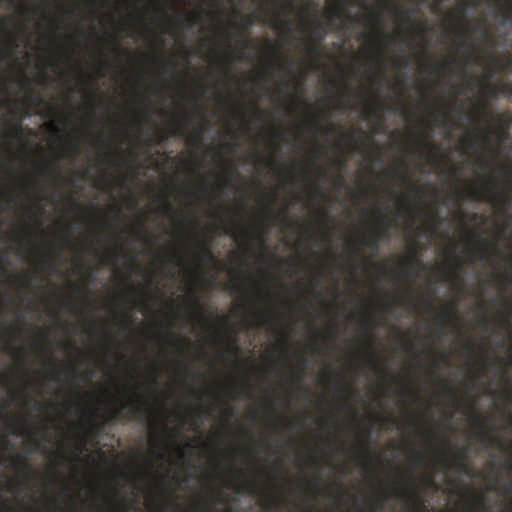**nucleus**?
<instances>
[{"instance_id":"nucleus-1","label":"nucleus","mask_w":512,"mask_h":512,"mask_svg":"<svg viewBox=\"0 0 512 512\" xmlns=\"http://www.w3.org/2000/svg\"><path fill=\"white\" fill-rule=\"evenodd\" d=\"M390 228V224L388 222H380L375 229V233L371 238H362L359 239V243L361 246L371 249L374 252H378L379 250V242L382 239L389 240L390 237L387 236V232Z\"/></svg>"},{"instance_id":"nucleus-2","label":"nucleus","mask_w":512,"mask_h":512,"mask_svg":"<svg viewBox=\"0 0 512 512\" xmlns=\"http://www.w3.org/2000/svg\"><path fill=\"white\" fill-rule=\"evenodd\" d=\"M316 43L307 46V52L310 57L318 61L322 57L321 41L325 38V25L321 20H316L315 31L313 32Z\"/></svg>"},{"instance_id":"nucleus-3","label":"nucleus","mask_w":512,"mask_h":512,"mask_svg":"<svg viewBox=\"0 0 512 512\" xmlns=\"http://www.w3.org/2000/svg\"><path fill=\"white\" fill-rule=\"evenodd\" d=\"M128 408V412L131 417H137V415L145 414L148 412V406L142 398H128V404L122 407L116 408L114 414L115 417H119L122 414L123 409Z\"/></svg>"},{"instance_id":"nucleus-4","label":"nucleus","mask_w":512,"mask_h":512,"mask_svg":"<svg viewBox=\"0 0 512 512\" xmlns=\"http://www.w3.org/2000/svg\"><path fill=\"white\" fill-rule=\"evenodd\" d=\"M470 195L474 200L489 201L495 207H499V206L505 207L508 203V199H510L509 197L498 196V194H495V193H486V192L478 191V190L470 191Z\"/></svg>"},{"instance_id":"nucleus-5","label":"nucleus","mask_w":512,"mask_h":512,"mask_svg":"<svg viewBox=\"0 0 512 512\" xmlns=\"http://www.w3.org/2000/svg\"><path fill=\"white\" fill-rule=\"evenodd\" d=\"M409 257H406L404 259V262L408 268L409 271H411V277L416 278L418 275V272L416 271L415 267L418 266L419 263V247L417 245L411 247Z\"/></svg>"},{"instance_id":"nucleus-6","label":"nucleus","mask_w":512,"mask_h":512,"mask_svg":"<svg viewBox=\"0 0 512 512\" xmlns=\"http://www.w3.org/2000/svg\"><path fill=\"white\" fill-rule=\"evenodd\" d=\"M398 496L400 498H404L406 500H410L414 503L416 507L419 509L425 510V500L420 495L419 491L416 488H413L412 491H399Z\"/></svg>"},{"instance_id":"nucleus-7","label":"nucleus","mask_w":512,"mask_h":512,"mask_svg":"<svg viewBox=\"0 0 512 512\" xmlns=\"http://www.w3.org/2000/svg\"><path fill=\"white\" fill-rule=\"evenodd\" d=\"M467 453H468V446H463L455 454L454 458L456 460L457 467H458L459 471H463V472L469 471V465L467 463Z\"/></svg>"},{"instance_id":"nucleus-8","label":"nucleus","mask_w":512,"mask_h":512,"mask_svg":"<svg viewBox=\"0 0 512 512\" xmlns=\"http://www.w3.org/2000/svg\"><path fill=\"white\" fill-rule=\"evenodd\" d=\"M471 237L477 238L480 244V259H489L490 253H489V247L493 244L490 243L489 240L482 238L481 234H476L475 232L471 233Z\"/></svg>"},{"instance_id":"nucleus-9","label":"nucleus","mask_w":512,"mask_h":512,"mask_svg":"<svg viewBox=\"0 0 512 512\" xmlns=\"http://www.w3.org/2000/svg\"><path fill=\"white\" fill-rule=\"evenodd\" d=\"M287 13H288V11L284 9L283 10L284 18L277 19L274 23V26L282 27V29L284 31H286L287 34L291 35L294 30L295 24H294L293 20L287 18Z\"/></svg>"},{"instance_id":"nucleus-10","label":"nucleus","mask_w":512,"mask_h":512,"mask_svg":"<svg viewBox=\"0 0 512 512\" xmlns=\"http://www.w3.org/2000/svg\"><path fill=\"white\" fill-rule=\"evenodd\" d=\"M443 319L444 324H449V322L456 324L458 322V313L455 305H449L444 308Z\"/></svg>"},{"instance_id":"nucleus-11","label":"nucleus","mask_w":512,"mask_h":512,"mask_svg":"<svg viewBox=\"0 0 512 512\" xmlns=\"http://www.w3.org/2000/svg\"><path fill=\"white\" fill-rule=\"evenodd\" d=\"M212 238L204 237L201 242L202 260L214 261L213 253L210 249Z\"/></svg>"},{"instance_id":"nucleus-12","label":"nucleus","mask_w":512,"mask_h":512,"mask_svg":"<svg viewBox=\"0 0 512 512\" xmlns=\"http://www.w3.org/2000/svg\"><path fill=\"white\" fill-rule=\"evenodd\" d=\"M227 232L231 233L232 237L237 239L240 237V235H244L245 237H248L249 233L247 230L244 229V227L236 222H231L229 227L227 228Z\"/></svg>"},{"instance_id":"nucleus-13","label":"nucleus","mask_w":512,"mask_h":512,"mask_svg":"<svg viewBox=\"0 0 512 512\" xmlns=\"http://www.w3.org/2000/svg\"><path fill=\"white\" fill-rule=\"evenodd\" d=\"M7 140L12 141L14 139L22 140L25 137L24 130L21 124L15 125L13 131L11 133L6 134Z\"/></svg>"},{"instance_id":"nucleus-14","label":"nucleus","mask_w":512,"mask_h":512,"mask_svg":"<svg viewBox=\"0 0 512 512\" xmlns=\"http://www.w3.org/2000/svg\"><path fill=\"white\" fill-rule=\"evenodd\" d=\"M258 325L261 327H269L272 325V319L269 314L265 312H258L256 314Z\"/></svg>"},{"instance_id":"nucleus-15","label":"nucleus","mask_w":512,"mask_h":512,"mask_svg":"<svg viewBox=\"0 0 512 512\" xmlns=\"http://www.w3.org/2000/svg\"><path fill=\"white\" fill-rule=\"evenodd\" d=\"M225 344H226L228 351L231 354L238 355L241 353V348L239 347V345L236 343V341L234 339L226 338Z\"/></svg>"},{"instance_id":"nucleus-16","label":"nucleus","mask_w":512,"mask_h":512,"mask_svg":"<svg viewBox=\"0 0 512 512\" xmlns=\"http://www.w3.org/2000/svg\"><path fill=\"white\" fill-rule=\"evenodd\" d=\"M271 215L274 219H279L283 229L292 228L294 225L292 219L287 214H284L281 218L276 213H271Z\"/></svg>"},{"instance_id":"nucleus-17","label":"nucleus","mask_w":512,"mask_h":512,"mask_svg":"<svg viewBox=\"0 0 512 512\" xmlns=\"http://www.w3.org/2000/svg\"><path fill=\"white\" fill-rule=\"evenodd\" d=\"M193 304L195 306L197 318L202 322H206L208 319L200 309L199 298L196 294L193 295Z\"/></svg>"},{"instance_id":"nucleus-18","label":"nucleus","mask_w":512,"mask_h":512,"mask_svg":"<svg viewBox=\"0 0 512 512\" xmlns=\"http://www.w3.org/2000/svg\"><path fill=\"white\" fill-rule=\"evenodd\" d=\"M417 143L419 146L425 148V149H430L431 151H437L438 147L432 143L429 142V140L427 139H424V138H419L417 140Z\"/></svg>"},{"instance_id":"nucleus-19","label":"nucleus","mask_w":512,"mask_h":512,"mask_svg":"<svg viewBox=\"0 0 512 512\" xmlns=\"http://www.w3.org/2000/svg\"><path fill=\"white\" fill-rule=\"evenodd\" d=\"M483 86L489 97L493 99L498 98L499 90L497 89V87L488 84H483Z\"/></svg>"},{"instance_id":"nucleus-20","label":"nucleus","mask_w":512,"mask_h":512,"mask_svg":"<svg viewBox=\"0 0 512 512\" xmlns=\"http://www.w3.org/2000/svg\"><path fill=\"white\" fill-rule=\"evenodd\" d=\"M503 16L507 20H512V0H506V10Z\"/></svg>"},{"instance_id":"nucleus-21","label":"nucleus","mask_w":512,"mask_h":512,"mask_svg":"<svg viewBox=\"0 0 512 512\" xmlns=\"http://www.w3.org/2000/svg\"><path fill=\"white\" fill-rule=\"evenodd\" d=\"M204 131H205V127L204 126L199 127L198 130H196L194 132L192 138L195 139L197 143H201L202 140H203Z\"/></svg>"},{"instance_id":"nucleus-22","label":"nucleus","mask_w":512,"mask_h":512,"mask_svg":"<svg viewBox=\"0 0 512 512\" xmlns=\"http://www.w3.org/2000/svg\"><path fill=\"white\" fill-rule=\"evenodd\" d=\"M412 461L416 465L422 464L424 461V456H423L422 452H419V451L414 452L412 454Z\"/></svg>"},{"instance_id":"nucleus-23","label":"nucleus","mask_w":512,"mask_h":512,"mask_svg":"<svg viewBox=\"0 0 512 512\" xmlns=\"http://www.w3.org/2000/svg\"><path fill=\"white\" fill-rule=\"evenodd\" d=\"M268 49L278 61H282L284 59L279 51V47L268 45Z\"/></svg>"},{"instance_id":"nucleus-24","label":"nucleus","mask_w":512,"mask_h":512,"mask_svg":"<svg viewBox=\"0 0 512 512\" xmlns=\"http://www.w3.org/2000/svg\"><path fill=\"white\" fill-rule=\"evenodd\" d=\"M321 218L326 226L333 224V219L327 211H321Z\"/></svg>"},{"instance_id":"nucleus-25","label":"nucleus","mask_w":512,"mask_h":512,"mask_svg":"<svg viewBox=\"0 0 512 512\" xmlns=\"http://www.w3.org/2000/svg\"><path fill=\"white\" fill-rule=\"evenodd\" d=\"M368 20H370V22L375 25L377 27V29L379 30L382 22H381V18L378 16V17H375L373 16V14H369L368 15Z\"/></svg>"},{"instance_id":"nucleus-26","label":"nucleus","mask_w":512,"mask_h":512,"mask_svg":"<svg viewBox=\"0 0 512 512\" xmlns=\"http://www.w3.org/2000/svg\"><path fill=\"white\" fill-rule=\"evenodd\" d=\"M100 432V426L94 424L88 430V434L90 437H97Z\"/></svg>"},{"instance_id":"nucleus-27","label":"nucleus","mask_w":512,"mask_h":512,"mask_svg":"<svg viewBox=\"0 0 512 512\" xmlns=\"http://www.w3.org/2000/svg\"><path fill=\"white\" fill-rule=\"evenodd\" d=\"M118 256V250L109 251L105 257V264H109L111 262L112 258H117Z\"/></svg>"},{"instance_id":"nucleus-28","label":"nucleus","mask_w":512,"mask_h":512,"mask_svg":"<svg viewBox=\"0 0 512 512\" xmlns=\"http://www.w3.org/2000/svg\"><path fill=\"white\" fill-rule=\"evenodd\" d=\"M475 505L480 507H485V494H479L475 498Z\"/></svg>"},{"instance_id":"nucleus-29","label":"nucleus","mask_w":512,"mask_h":512,"mask_svg":"<svg viewBox=\"0 0 512 512\" xmlns=\"http://www.w3.org/2000/svg\"><path fill=\"white\" fill-rule=\"evenodd\" d=\"M238 175H239V174L237 173L236 168H232V169L229 171V176H230V177H229V179H228L229 183H230V184H233L234 180H236V179H237Z\"/></svg>"},{"instance_id":"nucleus-30","label":"nucleus","mask_w":512,"mask_h":512,"mask_svg":"<svg viewBox=\"0 0 512 512\" xmlns=\"http://www.w3.org/2000/svg\"><path fill=\"white\" fill-rule=\"evenodd\" d=\"M440 463L443 464L446 467L451 465V460L449 458H447V456L445 455L444 452H442L440 454Z\"/></svg>"},{"instance_id":"nucleus-31","label":"nucleus","mask_w":512,"mask_h":512,"mask_svg":"<svg viewBox=\"0 0 512 512\" xmlns=\"http://www.w3.org/2000/svg\"><path fill=\"white\" fill-rule=\"evenodd\" d=\"M480 119H482L485 123H488L489 120L492 119L491 114L485 112V106L482 108V112L480 113Z\"/></svg>"},{"instance_id":"nucleus-32","label":"nucleus","mask_w":512,"mask_h":512,"mask_svg":"<svg viewBox=\"0 0 512 512\" xmlns=\"http://www.w3.org/2000/svg\"><path fill=\"white\" fill-rule=\"evenodd\" d=\"M48 128L51 132L53 133H60L61 132V128L59 125H57L55 122H51L48 124Z\"/></svg>"},{"instance_id":"nucleus-33","label":"nucleus","mask_w":512,"mask_h":512,"mask_svg":"<svg viewBox=\"0 0 512 512\" xmlns=\"http://www.w3.org/2000/svg\"><path fill=\"white\" fill-rule=\"evenodd\" d=\"M175 342H176V344L178 346H180L182 348H184V346L191 345V342L188 339H180V338H178V339H175Z\"/></svg>"},{"instance_id":"nucleus-34","label":"nucleus","mask_w":512,"mask_h":512,"mask_svg":"<svg viewBox=\"0 0 512 512\" xmlns=\"http://www.w3.org/2000/svg\"><path fill=\"white\" fill-rule=\"evenodd\" d=\"M253 18L252 17H247L245 20H244V26L242 27V30H248L249 27L252 26L253 24Z\"/></svg>"},{"instance_id":"nucleus-35","label":"nucleus","mask_w":512,"mask_h":512,"mask_svg":"<svg viewBox=\"0 0 512 512\" xmlns=\"http://www.w3.org/2000/svg\"><path fill=\"white\" fill-rule=\"evenodd\" d=\"M143 228H144V223L142 222L140 224V230L136 233V239L137 240H142V239L145 238V234H144Z\"/></svg>"},{"instance_id":"nucleus-36","label":"nucleus","mask_w":512,"mask_h":512,"mask_svg":"<svg viewBox=\"0 0 512 512\" xmlns=\"http://www.w3.org/2000/svg\"><path fill=\"white\" fill-rule=\"evenodd\" d=\"M482 38L486 43H489V41H491V34L487 29H482Z\"/></svg>"},{"instance_id":"nucleus-37","label":"nucleus","mask_w":512,"mask_h":512,"mask_svg":"<svg viewBox=\"0 0 512 512\" xmlns=\"http://www.w3.org/2000/svg\"><path fill=\"white\" fill-rule=\"evenodd\" d=\"M410 187L412 189H415V191L417 193V198L418 199H422L423 198V191L421 190V188L419 186H416L414 184H410Z\"/></svg>"},{"instance_id":"nucleus-38","label":"nucleus","mask_w":512,"mask_h":512,"mask_svg":"<svg viewBox=\"0 0 512 512\" xmlns=\"http://www.w3.org/2000/svg\"><path fill=\"white\" fill-rule=\"evenodd\" d=\"M424 301H425V304L427 305V307L429 309H434L435 308L434 300L430 296L426 297L424 299Z\"/></svg>"},{"instance_id":"nucleus-39","label":"nucleus","mask_w":512,"mask_h":512,"mask_svg":"<svg viewBox=\"0 0 512 512\" xmlns=\"http://www.w3.org/2000/svg\"><path fill=\"white\" fill-rule=\"evenodd\" d=\"M361 451L366 455V457H369V455H371V450L368 446V443L367 441L365 442V444L361 447Z\"/></svg>"},{"instance_id":"nucleus-40","label":"nucleus","mask_w":512,"mask_h":512,"mask_svg":"<svg viewBox=\"0 0 512 512\" xmlns=\"http://www.w3.org/2000/svg\"><path fill=\"white\" fill-rule=\"evenodd\" d=\"M82 453H83V445L81 443V444L76 445L75 458L79 459Z\"/></svg>"},{"instance_id":"nucleus-41","label":"nucleus","mask_w":512,"mask_h":512,"mask_svg":"<svg viewBox=\"0 0 512 512\" xmlns=\"http://www.w3.org/2000/svg\"><path fill=\"white\" fill-rule=\"evenodd\" d=\"M501 279H502V287H506L509 282L508 273L507 272L502 273Z\"/></svg>"},{"instance_id":"nucleus-42","label":"nucleus","mask_w":512,"mask_h":512,"mask_svg":"<svg viewBox=\"0 0 512 512\" xmlns=\"http://www.w3.org/2000/svg\"><path fill=\"white\" fill-rule=\"evenodd\" d=\"M336 131H337V127H336L335 125H333V124H329V125L327 126V128H326L325 133H326V134H333V133H335Z\"/></svg>"},{"instance_id":"nucleus-43","label":"nucleus","mask_w":512,"mask_h":512,"mask_svg":"<svg viewBox=\"0 0 512 512\" xmlns=\"http://www.w3.org/2000/svg\"><path fill=\"white\" fill-rule=\"evenodd\" d=\"M336 181H337L339 186H344V184H345V178H344V176H342L341 173H338L336 175Z\"/></svg>"},{"instance_id":"nucleus-44","label":"nucleus","mask_w":512,"mask_h":512,"mask_svg":"<svg viewBox=\"0 0 512 512\" xmlns=\"http://www.w3.org/2000/svg\"><path fill=\"white\" fill-rule=\"evenodd\" d=\"M31 403H32V407L36 410V411H42V405L40 403H38L37 400L35 399H31Z\"/></svg>"},{"instance_id":"nucleus-45","label":"nucleus","mask_w":512,"mask_h":512,"mask_svg":"<svg viewBox=\"0 0 512 512\" xmlns=\"http://www.w3.org/2000/svg\"><path fill=\"white\" fill-rule=\"evenodd\" d=\"M368 320L370 321V324H371L372 326L377 325V320H378V318H377V316H376V314H375V313L370 314V315H369Z\"/></svg>"},{"instance_id":"nucleus-46","label":"nucleus","mask_w":512,"mask_h":512,"mask_svg":"<svg viewBox=\"0 0 512 512\" xmlns=\"http://www.w3.org/2000/svg\"><path fill=\"white\" fill-rule=\"evenodd\" d=\"M113 42L115 44V47H116V51L117 52H120V53H128L126 50L122 49L120 43H118L117 39H113Z\"/></svg>"},{"instance_id":"nucleus-47","label":"nucleus","mask_w":512,"mask_h":512,"mask_svg":"<svg viewBox=\"0 0 512 512\" xmlns=\"http://www.w3.org/2000/svg\"><path fill=\"white\" fill-rule=\"evenodd\" d=\"M165 65L168 70H170L171 72H175V63L171 62V60H166Z\"/></svg>"},{"instance_id":"nucleus-48","label":"nucleus","mask_w":512,"mask_h":512,"mask_svg":"<svg viewBox=\"0 0 512 512\" xmlns=\"http://www.w3.org/2000/svg\"><path fill=\"white\" fill-rule=\"evenodd\" d=\"M442 382H443V384L445 385V388H446V390L449 392V394H450L452 397H455V391H454V388H453V387H451V386H449V385L446 383V381H443V380H442Z\"/></svg>"},{"instance_id":"nucleus-49","label":"nucleus","mask_w":512,"mask_h":512,"mask_svg":"<svg viewBox=\"0 0 512 512\" xmlns=\"http://www.w3.org/2000/svg\"><path fill=\"white\" fill-rule=\"evenodd\" d=\"M224 413L226 414V416L228 418H232L235 415V412H234L233 408H231V407L226 408Z\"/></svg>"},{"instance_id":"nucleus-50","label":"nucleus","mask_w":512,"mask_h":512,"mask_svg":"<svg viewBox=\"0 0 512 512\" xmlns=\"http://www.w3.org/2000/svg\"><path fill=\"white\" fill-rule=\"evenodd\" d=\"M45 447H46V445L43 444L42 441H37L35 444V448L37 451H44Z\"/></svg>"},{"instance_id":"nucleus-51","label":"nucleus","mask_w":512,"mask_h":512,"mask_svg":"<svg viewBox=\"0 0 512 512\" xmlns=\"http://www.w3.org/2000/svg\"><path fill=\"white\" fill-rule=\"evenodd\" d=\"M510 66H512V59H508L506 64H503L500 66V70L501 71H505L507 70V68H509Z\"/></svg>"},{"instance_id":"nucleus-52","label":"nucleus","mask_w":512,"mask_h":512,"mask_svg":"<svg viewBox=\"0 0 512 512\" xmlns=\"http://www.w3.org/2000/svg\"><path fill=\"white\" fill-rule=\"evenodd\" d=\"M384 79H385L384 73H380L375 78V81H376L377 85L380 86Z\"/></svg>"},{"instance_id":"nucleus-53","label":"nucleus","mask_w":512,"mask_h":512,"mask_svg":"<svg viewBox=\"0 0 512 512\" xmlns=\"http://www.w3.org/2000/svg\"><path fill=\"white\" fill-rule=\"evenodd\" d=\"M430 69H431L432 72L438 73L441 70V65L430 64Z\"/></svg>"},{"instance_id":"nucleus-54","label":"nucleus","mask_w":512,"mask_h":512,"mask_svg":"<svg viewBox=\"0 0 512 512\" xmlns=\"http://www.w3.org/2000/svg\"><path fill=\"white\" fill-rule=\"evenodd\" d=\"M347 2H344L340 10H338L337 16L338 18L342 17V15L345 14V6L347 5Z\"/></svg>"},{"instance_id":"nucleus-55","label":"nucleus","mask_w":512,"mask_h":512,"mask_svg":"<svg viewBox=\"0 0 512 512\" xmlns=\"http://www.w3.org/2000/svg\"><path fill=\"white\" fill-rule=\"evenodd\" d=\"M315 196L322 199V200H325L327 199V196L325 195L324 192H322L321 190H318L315 192Z\"/></svg>"},{"instance_id":"nucleus-56","label":"nucleus","mask_w":512,"mask_h":512,"mask_svg":"<svg viewBox=\"0 0 512 512\" xmlns=\"http://www.w3.org/2000/svg\"><path fill=\"white\" fill-rule=\"evenodd\" d=\"M299 361L302 365L306 366L307 364V357H306V354H300L299 355Z\"/></svg>"},{"instance_id":"nucleus-57","label":"nucleus","mask_w":512,"mask_h":512,"mask_svg":"<svg viewBox=\"0 0 512 512\" xmlns=\"http://www.w3.org/2000/svg\"><path fill=\"white\" fill-rule=\"evenodd\" d=\"M475 345L474 341H472L470 344L464 345L463 348L466 352H471L473 349V346Z\"/></svg>"},{"instance_id":"nucleus-58","label":"nucleus","mask_w":512,"mask_h":512,"mask_svg":"<svg viewBox=\"0 0 512 512\" xmlns=\"http://www.w3.org/2000/svg\"><path fill=\"white\" fill-rule=\"evenodd\" d=\"M191 22L194 24L200 23L201 17L199 14H195L193 17L190 18Z\"/></svg>"},{"instance_id":"nucleus-59","label":"nucleus","mask_w":512,"mask_h":512,"mask_svg":"<svg viewBox=\"0 0 512 512\" xmlns=\"http://www.w3.org/2000/svg\"><path fill=\"white\" fill-rule=\"evenodd\" d=\"M256 239H257L259 244H261V245L265 244V238H264L263 234H257L256 235Z\"/></svg>"},{"instance_id":"nucleus-60","label":"nucleus","mask_w":512,"mask_h":512,"mask_svg":"<svg viewBox=\"0 0 512 512\" xmlns=\"http://www.w3.org/2000/svg\"><path fill=\"white\" fill-rule=\"evenodd\" d=\"M257 116L259 120H265V113L263 111H260L259 108L256 107Z\"/></svg>"},{"instance_id":"nucleus-61","label":"nucleus","mask_w":512,"mask_h":512,"mask_svg":"<svg viewBox=\"0 0 512 512\" xmlns=\"http://www.w3.org/2000/svg\"><path fill=\"white\" fill-rule=\"evenodd\" d=\"M505 174L508 178V183L512 187V171H505Z\"/></svg>"},{"instance_id":"nucleus-62","label":"nucleus","mask_w":512,"mask_h":512,"mask_svg":"<svg viewBox=\"0 0 512 512\" xmlns=\"http://www.w3.org/2000/svg\"><path fill=\"white\" fill-rule=\"evenodd\" d=\"M141 304H142V307H145V308L149 307L150 306V299L146 297L145 299H143L141 301Z\"/></svg>"},{"instance_id":"nucleus-63","label":"nucleus","mask_w":512,"mask_h":512,"mask_svg":"<svg viewBox=\"0 0 512 512\" xmlns=\"http://www.w3.org/2000/svg\"><path fill=\"white\" fill-rule=\"evenodd\" d=\"M95 278H96V273L95 272L88 273V281L89 282H94Z\"/></svg>"},{"instance_id":"nucleus-64","label":"nucleus","mask_w":512,"mask_h":512,"mask_svg":"<svg viewBox=\"0 0 512 512\" xmlns=\"http://www.w3.org/2000/svg\"><path fill=\"white\" fill-rule=\"evenodd\" d=\"M480 320H481V322H482L483 326H484L485 328H487V326H488V324H489V320H488V318H487V317H483V318H481Z\"/></svg>"}]
</instances>
